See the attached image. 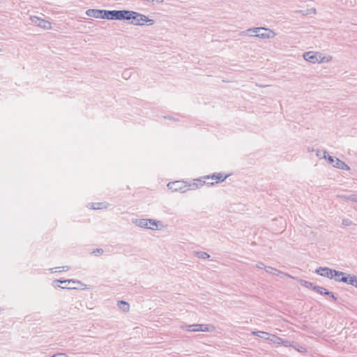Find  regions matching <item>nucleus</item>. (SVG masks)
Listing matches in <instances>:
<instances>
[{"label": "nucleus", "mask_w": 357, "mask_h": 357, "mask_svg": "<svg viewBox=\"0 0 357 357\" xmlns=\"http://www.w3.org/2000/svg\"><path fill=\"white\" fill-rule=\"evenodd\" d=\"M303 57L306 61L313 64L328 63L332 60V56L330 55L324 56L322 53L313 51L305 52Z\"/></svg>", "instance_id": "obj_1"}, {"label": "nucleus", "mask_w": 357, "mask_h": 357, "mask_svg": "<svg viewBox=\"0 0 357 357\" xmlns=\"http://www.w3.org/2000/svg\"><path fill=\"white\" fill-rule=\"evenodd\" d=\"M181 328L185 330L186 331H192V332H214L215 331V327L211 324H195L190 325H183L181 326Z\"/></svg>", "instance_id": "obj_2"}, {"label": "nucleus", "mask_w": 357, "mask_h": 357, "mask_svg": "<svg viewBox=\"0 0 357 357\" xmlns=\"http://www.w3.org/2000/svg\"><path fill=\"white\" fill-rule=\"evenodd\" d=\"M113 10H99V9H88L86 15L89 17L94 18H101L112 20Z\"/></svg>", "instance_id": "obj_3"}, {"label": "nucleus", "mask_w": 357, "mask_h": 357, "mask_svg": "<svg viewBox=\"0 0 357 357\" xmlns=\"http://www.w3.org/2000/svg\"><path fill=\"white\" fill-rule=\"evenodd\" d=\"M130 24L134 26H151L155 24V20L144 14L137 12L134 21H131Z\"/></svg>", "instance_id": "obj_4"}, {"label": "nucleus", "mask_w": 357, "mask_h": 357, "mask_svg": "<svg viewBox=\"0 0 357 357\" xmlns=\"http://www.w3.org/2000/svg\"><path fill=\"white\" fill-rule=\"evenodd\" d=\"M249 36L261 39H270L273 38L276 36V33L271 29L261 27L260 32L258 34H249Z\"/></svg>", "instance_id": "obj_5"}, {"label": "nucleus", "mask_w": 357, "mask_h": 357, "mask_svg": "<svg viewBox=\"0 0 357 357\" xmlns=\"http://www.w3.org/2000/svg\"><path fill=\"white\" fill-rule=\"evenodd\" d=\"M167 187L172 192H185L189 189L188 186L186 185L185 183L181 181L170 182L167 184Z\"/></svg>", "instance_id": "obj_6"}, {"label": "nucleus", "mask_w": 357, "mask_h": 357, "mask_svg": "<svg viewBox=\"0 0 357 357\" xmlns=\"http://www.w3.org/2000/svg\"><path fill=\"white\" fill-rule=\"evenodd\" d=\"M30 20L33 24L44 29L48 30L52 28V25L50 22L43 19H40L37 16H31Z\"/></svg>", "instance_id": "obj_7"}, {"label": "nucleus", "mask_w": 357, "mask_h": 357, "mask_svg": "<svg viewBox=\"0 0 357 357\" xmlns=\"http://www.w3.org/2000/svg\"><path fill=\"white\" fill-rule=\"evenodd\" d=\"M335 269L322 266H320L315 270V273L317 274L329 279H333V273Z\"/></svg>", "instance_id": "obj_8"}, {"label": "nucleus", "mask_w": 357, "mask_h": 357, "mask_svg": "<svg viewBox=\"0 0 357 357\" xmlns=\"http://www.w3.org/2000/svg\"><path fill=\"white\" fill-rule=\"evenodd\" d=\"M337 282L353 285L354 282H356V275H351L345 273V275H342L340 279H337Z\"/></svg>", "instance_id": "obj_9"}, {"label": "nucleus", "mask_w": 357, "mask_h": 357, "mask_svg": "<svg viewBox=\"0 0 357 357\" xmlns=\"http://www.w3.org/2000/svg\"><path fill=\"white\" fill-rule=\"evenodd\" d=\"M334 167L343 170H349L350 167L342 160L335 158V163L333 164Z\"/></svg>", "instance_id": "obj_10"}, {"label": "nucleus", "mask_w": 357, "mask_h": 357, "mask_svg": "<svg viewBox=\"0 0 357 357\" xmlns=\"http://www.w3.org/2000/svg\"><path fill=\"white\" fill-rule=\"evenodd\" d=\"M228 176H229V175H224L222 173H217V174H213L211 176H208L206 177V178L216 179L215 183H218V182L224 181Z\"/></svg>", "instance_id": "obj_11"}, {"label": "nucleus", "mask_w": 357, "mask_h": 357, "mask_svg": "<svg viewBox=\"0 0 357 357\" xmlns=\"http://www.w3.org/2000/svg\"><path fill=\"white\" fill-rule=\"evenodd\" d=\"M125 10H113L112 20H124Z\"/></svg>", "instance_id": "obj_12"}, {"label": "nucleus", "mask_w": 357, "mask_h": 357, "mask_svg": "<svg viewBox=\"0 0 357 357\" xmlns=\"http://www.w3.org/2000/svg\"><path fill=\"white\" fill-rule=\"evenodd\" d=\"M149 223H150L149 219H137L135 220L136 225L142 228L148 229L149 227Z\"/></svg>", "instance_id": "obj_13"}, {"label": "nucleus", "mask_w": 357, "mask_h": 357, "mask_svg": "<svg viewBox=\"0 0 357 357\" xmlns=\"http://www.w3.org/2000/svg\"><path fill=\"white\" fill-rule=\"evenodd\" d=\"M124 13H126L124 14V20L134 21L137 12L133 10H125Z\"/></svg>", "instance_id": "obj_14"}, {"label": "nucleus", "mask_w": 357, "mask_h": 357, "mask_svg": "<svg viewBox=\"0 0 357 357\" xmlns=\"http://www.w3.org/2000/svg\"><path fill=\"white\" fill-rule=\"evenodd\" d=\"M252 334L253 335L258 336L259 337L264 338V339L267 340H269L270 334L266 333V332H264V331H252Z\"/></svg>", "instance_id": "obj_15"}, {"label": "nucleus", "mask_w": 357, "mask_h": 357, "mask_svg": "<svg viewBox=\"0 0 357 357\" xmlns=\"http://www.w3.org/2000/svg\"><path fill=\"white\" fill-rule=\"evenodd\" d=\"M260 29L261 27L250 28L244 31H242L241 35H244L245 33H250V34H258L260 32Z\"/></svg>", "instance_id": "obj_16"}, {"label": "nucleus", "mask_w": 357, "mask_h": 357, "mask_svg": "<svg viewBox=\"0 0 357 357\" xmlns=\"http://www.w3.org/2000/svg\"><path fill=\"white\" fill-rule=\"evenodd\" d=\"M298 282L302 286H303L306 288H308V289H312L313 290H314V287H315V286H316L312 282H308V281H306L304 280H299Z\"/></svg>", "instance_id": "obj_17"}, {"label": "nucleus", "mask_w": 357, "mask_h": 357, "mask_svg": "<svg viewBox=\"0 0 357 357\" xmlns=\"http://www.w3.org/2000/svg\"><path fill=\"white\" fill-rule=\"evenodd\" d=\"M119 307L122 310L123 312H128L130 308L129 304L123 301H121L118 303Z\"/></svg>", "instance_id": "obj_18"}, {"label": "nucleus", "mask_w": 357, "mask_h": 357, "mask_svg": "<svg viewBox=\"0 0 357 357\" xmlns=\"http://www.w3.org/2000/svg\"><path fill=\"white\" fill-rule=\"evenodd\" d=\"M314 290L321 295L327 296V294H329L328 291L326 289L317 285H316L315 287H314Z\"/></svg>", "instance_id": "obj_19"}, {"label": "nucleus", "mask_w": 357, "mask_h": 357, "mask_svg": "<svg viewBox=\"0 0 357 357\" xmlns=\"http://www.w3.org/2000/svg\"><path fill=\"white\" fill-rule=\"evenodd\" d=\"M341 197L346 201H351L354 202H357V195L356 194H351L349 195H342V196H341Z\"/></svg>", "instance_id": "obj_20"}, {"label": "nucleus", "mask_w": 357, "mask_h": 357, "mask_svg": "<svg viewBox=\"0 0 357 357\" xmlns=\"http://www.w3.org/2000/svg\"><path fill=\"white\" fill-rule=\"evenodd\" d=\"M195 256H197L199 259H206L210 257V255L206 252H195Z\"/></svg>", "instance_id": "obj_21"}, {"label": "nucleus", "mask_w": 357, "mask_h": 357, "mask_svg": "<svg viewBox=\"0 0 357 357\" xmlns=\"http://www.w3.org/2000/svg\"><path fill=\"white\" fill-rule=\"evenodd\" d=\"M150 220V223H149V227L148 229H155V227L158 226V225H161V222L160 221H156L155 220L149 219Z\"/></svg>", "instance_id": "obj_22"}, {"label": "nucleus", "mask_w": 357, "mask_h": 357, "mask_svg": "<svg viewBox=\"0 0 357 357\" xmlns=\"http://www.w3.org/2000/svg\"><path fill=\"white\" fill-rule=\"evenodd\" d=\"M323 153H324V158L325 159H327L330 164H331L333 165V164L335 163L336 158H333V156L329 155L328 154L327 151H324Z\"/></svg>", "instance_id": "obj_23"}, {"label": "nucleus", "mask_w": 357, "mask_h": 357, "mask_svg": "<svg viewBox=\"0 0 357 357\" xmlns=\"http://www.w3.org/2000/svg\"><path fill=\"white\" fill-rule=\"evenodd\" d=\"M343 275H345L344 272L335 270V271L333 273V279L337 282V279H340L341 276Z\"/></svg>", "instance_id": "obj_24"}, {"label": "nucleus", "mask_w": 357, "mask_h": 357, "mask_svg": "<svg viewBox=\"0 0 357 357\" xmlns=\"http://www.w3.org/2000/svg\"><path fill=\"white\" fill-rule=\"evenodd\" d=\"M282 340V339L281 337H278V336H276L275 335H273L271 338L269 337V340H268L271 341V342H273L275 344H281Z\"/></svg>", "instance_id": "obj_25"}, {"label": "nucleus", "mask_w": 357, "mask_h": 357, "mask_svg": "<svg viewBox=\"0 0 357 357\" xmlns=\"http://www.w3.org/2000/svg\"><path fill=\"white\" fill-rule=\"evenodd\" d=\"M293 347L298 351L301 352V353H305L307 352V349L305 347L300 345V344H296V345H294Z\"/></svg>", "instance_id": "obj_26"}, {"label": "nucleus", "mask_w": 357, "mask_h": 357, "mask_svg": "<svg viewBox=\"0 0 357 357\" xmlns=\"http://www.w3.org/2000/svg\"><path fill=\"white\" fill-rule=\"evenodd\" d=\"M265 271H266V272H267L268 273H271L273 275H276L278 269L273 268L271 266H267V268H265Z\"/></svg>", "instance_id": "obj_27"}, {"label": "nucleus", "mask_w": 357, "mask_h": 357, "mask_svg": "<svg viewBox=\"0 0 357 357\" xmlns=\"http://www.w3.org/2000/svg\"><path fill=\"white\" fill-rule=\"evenodd\" d=\"M281 344L284 346V347H293L294 342H290L289 340H282Z\"/></svg>", "instance_id": "obj_28"}, {"label": "nucleus", "mask_w": 357, "mask_h": 357, "mask_svg": "<svg viewBox=\"0 0 357 357\" xmlns=\"http://www.w3.org/2000/svg\"><path fill=\"white\" fill-rule=\"evenodd\" d=\"M276 275H279V276H282V277H287V278H294V277L291 276L289 274L287 273H284V272H282L279 270H278L277 273H276Z\"/></svg>", "instance_id": "obj_29"}, {"label": "nucleus", "mask_w": 357, "mask_h": 357, "mask_svg": "<svg viewBox=\"0 0 357 357\" xmlns=\"http://www.w3.org/2000/svg\"><path fill=\"white\" fill-rule=\"evenodd\" d=\"M103 203H93L92 204V208L93 209H101V208H103Z\"/></svg>", "instance_id": "obj_30"}, {"label": "nucleus", "mask_w": 357, "mask_h": 357, "mask_svg": "<svg viewBox=\"0 0 357 357\" xmlns=\"http://www.w3.org/2000/svg\"><path fill=\"white\" fill-rule=\"evenodd\" d=\"M342 224L344 226H350L351 225V221L349 219H343Z\"/></svg>", "instance_id": "obj_31"}, {"label": "nucleus", "mask_w": 357, "mask_h": 357, "mask_svg": "<svg viewBox=\"0 0 357 357\" xmlns=\"http://www.w3.org/2000/svg\"><path fill=\"white\" fill-rule=\"evenodd\" d=\"M256 266H257V268H259V269H263V268H264V269H265V268H267V266H266L264 265V263H262V262H258V263L256 264Z\"/></svg>", "instance_id": "obj_32"}, {"label": "nucleus", "mask_w": 357, "mask_h": 357, "mask_svg": "<svg viewBox=\"0 0 357 357\" xmlns=\"http://www.w3.org/2000/svg\"><path fill=\"white\" fill-rule=\"evenodd\" d=\"M61 282V283H63V284L70 283L71 282H75V281L71 280H63V281H61V280H55V281H54V282Z\"/></svg>", "instance_id": "obj_33"}, {"label": "nucleus", "mask_w": 357, "mask_h": 357, "mask_svg": "<svg viewBox=\"0 0 357 357\" xmlns=\"http://www.w3.org/2000/svg\"><path fill=\"white\" fill-rule=\"evenodd\" d=\"M329 294H327V296L331 297L334 301H336L337 298L334 295L333 292L328 291Z\"/></svg>", "instance_id": "obj_34"}, {"label": "nucleus", "mask_w": 357, "mask_h": 357, "mask_svg": "<svg viewBox=\"0 0 357 357\" xmlns=\"http://www.w3.org/2000/svg\"><path fill=\"white\" fill-rule=\"evenodd\" d=\"M52 357H68L67 355H66L65 354H56L55 355H53Z\"/></svg>", "instance_id": "obj_35"}, {"label": "nucleus", "mask_w": 357, "mask_h": 357, "mask_svg": "<svg viewBox=\"0 0 357 357\" xmlns=\"http://www.w3.org/2000/svg\"><path fill=\"white\" fill-rule=\"evenodd\" d=\"M130 76V72L129 71H124L123 73V77L126 79L127 77H128Z\"/></svg>", "instance_id": "obj_36"}, {"label": "nucleus", "mask_w": 357, "mask_h": 357, "mask_svg": "<svg viewBox=\"0 0 357 357\" xmlns=\"http://www.w3.org/2000/svg\"><path fill=\"white\" fill-rule=\"evenodd\" d=\"M96 252L102 254L103 252V250L101 248L96 249V250L93 251V253H96Z\"/></svg>", "instance_id": "obj_37"}, {"label": "nucleus", "mask_w": 357, "mask_h": 357, "mask_svg": "<svg viewBox=\"0 0 357 357\" xmlns=\"http://www.w3.org/2000/svg\"><path fill=\"white\" fill-rule=\"evenodd\" d=\"M154 1L160 3H162L164 1V0H151V2H154Z\"/></svg>", "instance_id": "obj_38"}, {"label": "nucleus", "mask_w": 357, "mask_h": 357, "mask_svg": "<svg viewBox=\"0 0 357 357\" xmlns=\"http://www.w3.org/2000/svg\"><path fill=\"white\" fill-rule=\"evenodd\" d=\"M353 286L356 287L357 288V276H356V282H354Z\"/></svg>", "instance_id": "obj_39"}, {"label": "nucleus", "mask_w": 357, "mask_h": 357, "mask_svg": "<svg viewBox=\"0 0 357 357\" xmlns=\"http://www.w3.org/2000/svg\"><path fill=\"white\" fill-rule=\"evenodd\" d=\"M62 268H63V271H68L69 269V267L68 266H63Z\"/></svg>", "instance_id": "obj_40"}, {"label": "nucleus", "mask_w": 357, "mask_h": 357, "mask_svg": "<svg viewBox=\"0 0 357 357\" xmlns=\"http://www.w3.org/2000/svg\"><path fill=\"white\" fill-rule=\"evenodd\" d=\"M61 287L63 288V289L67 288L66 286H63V287ZM68 289H71V287H68Z\"/></svg>", "instance_id": "obj_41"}, {"label": "nucleus", "mask_w": 357, "mask_h": 357, "mask_svg": "<svg viewBox=\"0 0 357 357\" xmlns=\"http://www.w3.org/2000/svg\"><path fill=\"white\" fill-rule=\"evenodd\" d=\"M312 13H316V9L315 8L313 9Z\"/></svg>", "instance_id": "obj_42"}]
</instances>
